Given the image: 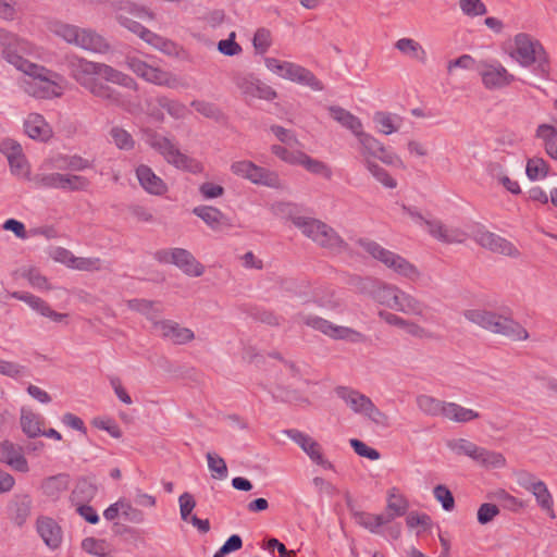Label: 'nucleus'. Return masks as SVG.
I'll list each match as a JSON object with an SVG mask.
<instances>
[{
    "instance_id": "obj_1",
    "label": "nucleus",
    "mask_w": 557,
    "mask_h": 557,
    "mask_svg": "<svg viewBox=\"0 0 557 557\" xmlns=\"http://www.w3.org/2000/svg\"><path fill=\"white\" fill-rule=\"evenodd\" d=\"M63 64L66 67L69 75L85 89L97 77L131 90L138 89V85L132 76L109 64L88 61L87 59L76 54H66Z\"/></svg>"
},
{
    "instance_id": "obj_2",
    "label": "nucleus",
    "mask_w": 557,
    "mask_h": 557,
    "mask_svg": "<svg viewBox=\"0 0 557 557\" xmlns=\"http://www.w3.org/2000/svg\"><path fill=\"white\" fill-rule=\"evenodd\" d=\"M408 509V499L401 494L391 492L386 497L385 510L382 513L356 512L355 519L359 525L372 534L398 540L401 535V524L394 520L406 516Z\"/></svg>"
},
{
    "instance_id": "obj_3",
    "label": "nucleus",
    "mask_w": 557,
    "mask_h": 557,
    "mask_svg": "<svg viewBox=\"0 0 557 557\" xmlns=\"http://www.w3.org/2000/svg\"><path fill=\"white\" fill-rule=\"evenodd\" d=\"M511 57L523 67L533 64L535 74L549 79L550 62L543 45L525 33L515 36V49Z\"/></svg>"
},
{
    "instance_id": "obj_4",
    "label": "nucleus",
    "mask_w": 557,
    "mask_h": 557,
    "mask_svg": "<svg viewBox=\"0 0 557 557\" xmlns=\"http://www.w3.org/2000/svg\"><path fill=\"white\" fill-rule=\"evenodd\" d=\"M147 144L158 151L169 164L178 170L191 174H199L203 171V165L200 161L181 152L176 145L166 136L150 131L147 133Z\"/></svg>"
},
{
    "instance_id": "obj_5",
    "label": "nucleus",
    "mask_w": 557,
    "mask_h": 557,
    "mask_svg": "<svg viewBox=\"0 0 557 557\" xmlns=\"http://www.w3.org/2000/svg\"><path fill=\"white\" fill-rule=\"evenodd\" d=\"M57 36L63 38L66 42L73 44L84 50L106 53L110 50L109 42L99 34L91 29L79 28L75 25L60 23L54 27Z\"/></svg>"
},
{
    "instance_id": "obj_6",
    "label": "nucleus",
    "mask_w": 557,
    "mask_h": 557,
    "mask_svg": "<svg viewBox=\"0 0 557 557\" xmlns=\"http://www.w3.org/2000/svg\"><path fill=\"white\" fill-rule=\"evenodd\" d=\"M153 258L159 263L174 264L188 276L198 277L205 273V267L184 248L159 249L153 253Z\"/></svg>"
},
{
    "instance_id": "obj_7",
    "label": "nucleus",
    "mask_w": 557,
    "mask_h": 557,
    "mask_svg": "<svg viewBox=\"0 0 557 557\" xmlns=\"http://www.w3.org/2000/svg\"><path fill=\"white\" fill-rule=\"evenodd\" d=\"M233 174L246 178L253 184L267 187L277 188L280 186V177L276 173L259 166L251 161H235L231 164Z\"/></svg>"
},
{
    "instance_id": "obj_8",
    "label": "nucleus",
    "mask_w": 557,
    "mask_h": 557,
    "mask_svg": "<svg viewBox=\"0 0 557 557\" xmlns=\"http://www.w3.org/2000/svg\"><path fill=\"white\" fill-rule=\"evenodd\" d=\"M284 433L295 442L317 465L324 469H332V463L323 457L321 445L310 435L297 430L288 429Z\"/></svg>"
},
{
    "instance_id": "obj_9",
    "label": "nucleus",
    "mask_w": 557,
    "mask_h": 557,
    "mask_svg": "<svg viewBox=\"0 0 557 557\" xmlns=\"http://www.w3.org/2000/svg\"><path fill=\"white\" fill-rule=\"evenodd\" d=\"M475 242L485 249L494 253H500L511 258H518L520 251L508 239L490 231H479L475 235Z\"/></svg>"
},
{
    "instance_id": "obj_10",
    "label": "nucleus",
    "mask_w": 557,
    "mask_h": 557,
    "mask_svg": "<svg viewBox=\"0 0 557 557\" xmlns=\"http://www.w3.org/2000/svg\"><path fill=\"white\" fill-rule=\"evenodd\" d=\"M480 74L484 87L491 90L504 88L516 79L499 62L484 63Z\"/></svg>"
},
{
    "instance_id": "obj_11",
    "label": "nucleus",
    "mask_w": 557,
    "mask_h": 557,
    "mask_svg": "<svg viewBox=\"0 0 557 557\" xmlns=\"http://www.w3.org/2000/svg\"><path fill=\"white\" fill-rule=\"evenodd\" d=\"M36 531L50 549L54 550L60 547L63 532L62 528L54 519L46 516L38 517Z\"/></svg>"
},
{
    "instance_id": "obj_12",
    "label": "nucleus",
    "mask_w": 557,
    "mask_h": 557,
    "mask_svg": "<svg viewBox=\"0 0 557 557\" xmlns=\"http://www.w3.org/2000/svg\"><path fill=\"white\" fill-rule=\"evenodd\" d=\"M156 330L160 332L161 337L171 341L175 345H184L195 338L193 330L181 326L173 320H162V322L156 323Z\"/></svg>"
},
{
    "instance_id": "obj_13",
    "label": "nucleus",
    "mask_w": 557,
    "mask_h": 557,
    "mask_svg": "<svg viewBox=\"0 0 557 557\" xmlns=\"http://www.w3.org/2000/svg\"><path fill=\"white\" fill-rule=\"evenodd\" d=\"M10 296L14 299L24 301L33 310L37 311L42 317L49 318L54 322H62L67 318L65 313H59L54 311L49 304L42 298L35 296L27 292H13Z\"/></svg>"
},
{
    "instance_id": "obj_14",
    "label": "nucleus",
    "mask_w": 557,
    "mask_h": 557,
    "mask_svg": "<svg viewBox=\"0 0 557 557\" xmlns=\"http://www.w3.org/2000/svg\"><path fill=\"white\" fill-rule=\"evenodd\" d=\"M277 208L281 212L287 213L289 215L293 224L300 228L305 236L311 238L314 243L317 242V238L319 237V231L321 227L324 228V222L313 218L292 215L294 207L290 203H280Z\"/></svg>"
},
{
    "instance_id": "obj_15",
    "label": "nucleus",
    "mask_w": 557,
    "mask_h": 557,
    "mask_svg": "<svg viewBox=\"0 0 557 557\" xmlns=\"http://www.w3.org/2000/svg\"><path fill=\"white\" fill-rule=\"evenodd\" d=\"M491 332L504 335L512 341H525L529 337L528 331L510 317L497 314Z\"/></svg>"
},
{
    "instance_id": "obj_16",
    "label": "nucleus",
    "mask_w": 557,
    "mask_h": 557,
    "mask_svg": "<svg viewBox=\"0 0 557 557\" xmlns=\"http://www.w3.org/2000/svg\"><path fill=\"white\" fill-rule=\"evenodd\" d=\"M136 176L140 186L151 195L162 196L168 191L164 181L158 176L150 166L140 164L136 169Z\"/></svg>"
},
{
    "instance_id": "obj_17",
    "label": "nucleus",
    "mask_w": 557,
    "mask_h": 557,
    "mask_svg": "<svg viewBox=\"0 0 557 557\" xmlns=\"http://www.w3.org/2000/svg\"><path fill=\"white\" fill-rule=\"evenodd\" d=\"M283 78L290 79L293 82L307 85L313 90H322V83L315 77V75L304 66L288 62L285 64Z\"/></svg>"
},
{
    "instance_id": "obj_18",
    "label": "nucleus",
    "mask_w": 557,
    "mask_h": 557,
    "mask_svg": "<svg viewBox=\"0 0 557 557\" xmlns=\"http://www.w3.org/2000/svg\"><path fill=\"white\" fill-rule=\"evenodd\" d=\"M59 74L49 70V75H40L33 85V95L37 98L51 99L62 95L60 85L55 82Z\"/></svg>"
},
{
    "instance_id": "obj_19",
    "label": "nucleus",
    "mask_w": 557,
    "mask_h": 557,
    "mask_svg": "<svg viewBox=\"0 0 557 557\" xmlns=\"http://www.w3.org/2000/svg\"><path fill=\"white\" fill-rule=\"evenodd\" d=\"M24 131L34 140L47 141L52 136V131L44 116L38 113H30L24 121Z\"/></svg>"
},
{
    "instance_id": "obj_20",
    "label": "nucleus",
    "mask_w": 557,
    "mask_h": 557,
    "mask_svg": "<svg viewBox=\"0 0 557 557\" xmlns=\"http://www.w3.org/2000/svg\"><path fill=\"white\" fill-rule=\"evenodd\" d=\"M94 97L99 98L109 106L123 104V98L120 91L111 87L98 77L86 88Z\"/></svg>"
},
{
    "instance_id": "obj_21",
    "label": "nucleus",
    "mask_w": 557,
    "mask_h": 557,
    "mask_svg": "<svg viewBox=\"0 0 557 557\" xmlns=\"http://www.w3.org/2000/svg\"><path fill=\"white\" fill-rule=\"evenodd\" d=\"M193 214L201 219L213 231H220L227 225L225 214L211 206H198L193 209Z\"/></svg>"
},
{
    "instance_id": "obj_22",
    "label": "nucleus",
    "mask_w": 557,
    "mask_h": 557,
    "mask_svg": "<svg viewBox=\"0 0 557 557\" xmlns=\"http://www.w3.org/2000/svg\"><path fill=\"white\" fill-rule=\"evenodd\" d=\"M327 111L333 120L343 127L349 129L354 135L360 133L362 123L360 119L339 106H330Z\"/></svg>"
},
{
    "instance_id": "obj_23",
    "label": "nucleus",
    "mask_w": 557,
    "mask_h": 557,
    "mask_svg": "<svg viewBox=\"0 0 557 557\" xmlns=\"http://www.w3.org/2000/svg\"><path fill=\"white\" fill-rule=\"evenodd\" d=\"M335 393L356 413L362 414L363 408H366L371 400L368 396L361 394L360 392L346 386H337L335 388Z\"/></svg>"
},
{
    "instance_id": "obj_24",
    "label": "nucleus",
    "mask_w": 557,
    "mask_h": 557,
    "mask_svg": "<svg viewBox=\"0 0 557 557\" xmlns=\"http://www.w3.org/2000/svg\"><path fill=\"white\" fill-rule=\"evenodd\" d=\"M32 499L28 495L17 496L8 507L10 519L22 527L30 515Z\"/></svg>"
},
{
    "instance_id": "obj_25",
    "label": "nucleus",
    "mask_w": 557,
    "mask_h": 557,
    "mask_svg": "<svg viewBox=\"0 0 557 557\" xmlns=\"http://www.w3.org/2000/svg\"><path fill=\"white\" fill-rule=\"evenodd\" d=\"M71 484L75 487H96L94 476H81L73 481L69 473H59L47 478L42 487H67Z\"/></svg>"
},
{
    "instance_id": "obj_26",
    "label": "nucleus",
    "mask_w": 557,
    "mask_h": 557,
    "mask_svg": "<svg viewBox=\"0 0 557 557\" xmlns=\"http://www.w3.org/2000/svg\"><path fill=\"white\" fill-rule=\"evenodd\" d=\"M0 459L17 471L25 472L28 470L26 458L23 456L20 448H16L10 442H4L0 446Z\"/></svg>"
},
{
    "instance_id": "obj_27",
    "label": "nucleus",
    "mask_w": 557,
    "mask_h": 557,
    "mask_svg": "<svg viewBox=\"0 0 557 557\" xmlns=\"http://www.w3.org/2000/svg\"><path fill=\"white\" fill-rule=\"evenodd\" d=\"M145 81L171 89H177L185 86L177 75L154 66L151 67Z\"/></svg>"
},
{
    "instance_id": "obj_28",
    "label": "nucleus",
    "mask_w": 557,
    "mask_h": 557,
    "mask_svg": "<svg viewBox=\"0 0 557 557\" xmlns=\"http://www.w3.org/2000/svg\"><path fill=\"white\" fill-rule=\"evenodd\" d=\"M399 292L400 289L398 287L379 281L371 298L376 302L395 310L397 307Z\"/></svg>"
},
{
    "instance_id": "obj_29",
    "label": "nucleus",
    "mask_w": 557,
    "mask_h": 557,
    "mask_svg": "<svg viewBox=\"0 0 557 557\" xmlns=\"http://www.w3.org/2000/svg\"><path fill=\"white\" fill-rule=\"evenodd\" d=\"M315 243L319 246L333 251H341L347 246L338 233L326 223H324V228L321 227L319 231V237L317 238Z\"/></svg>"
},
{
    "instance_id": "obj_30",
    "label": "nucleus",
    "mask_w": 557,
    "mask_h": 557,
    "mask_svg": "<svg viewBox=\"0 0 557 557\" xmlns=\"http://www.w3.org/2000/svg\"><path fill=\"white\" fill-rule=\"evenodd\" d=\"M535 137L543 140L546 153L557 160V128L550 124H541L536 128Z\"/></svg>"
},
{
    "instance_id": "obj_31",
    "label": "nucleus",
    "mask_w": 557,
    "mask_h": 557,
    "mask_svg": "<svg viewBox=\"0 0 557 557\" xmlns=\"http://www.w3.org/2000/svg\"><path fill=\"white\" fill-rule=\"evenodd\" d=\"M443 417L458 423H467L480 417V413L456 403H446Z\"/></svg>"
},
{
    "instance_id": "obj_32",
    "label": "nucleus",
    "mask_w": 557,
    "mask_h": 557,
    "mask_svg": "<svg viewBox=\"0 0 557 557\" xmlns=\"http://www.w3.org/2000/svg\"><path fill=\"white\" fill-rule=\"evenodd\" d=\"M129 309L137 311L144 315L152 323L153 329L156 330V323L162 322L159 319L161 314V310L156 307V302L147 299H131L128 301Z\"/></svg>"
},
{
    "instance_id": "obj_33",
    "label": "nucleus",
    "mask_w": 557,
    "mask_h": 557,
    "mask_svg": "<svg viewBox=\"0 0 557 557\" xmlns=\"http://www.w3.org/2000/svg\"><path fill=\"white\" fill-rule=\"evenodd\" d=\"M386 267L409 280H416L420 275V272L414 264L395 252Z\"/></svg>"
},
{
    "instance_id": "obj_34",
    "label": "nucleus",
    "mask_w": 557,
    "mask_h": 557,
    "mask_svg": "<svg viewBox=\"0 0 557 557\" xmlns=\"http://www.w3.org/2000/svg\"><path fill=\"white\" fill-rule=\"evenodd\" d=\"M424 309L425 306L422 301L403 290L399 292L397 307L395 310L407 314L421 315Z\"/></svg>"
},
{
    "instance_id": "obj_35",
    "label": "nucleus",
    "mask_w": 557,
    "mask_h": 557,
    "mask_svg": "<svg viewBox=\"0 0 557 557\" xmlns=\"http://www.w3.org/2000/svg\"><path fill=\"white\" fill-rule=\"evenodd\" d=\"M61 253L69 256V261L63 260L67 267L81 271H94L100 269V259L99 258H84V257H75L72 252L66 249H62Z\"/></svg>"
},
{
    "instance_id": "obj_36",
    "label": "nucleus",
    "mask_w": 557,
    "mask_h": 557,
    "mask_svg": "<svg viewBox=\"0 0 557 557\" xmlns=\"http://www.w3.org/2000/svg\"><path fill=\"white\" fill-rule=\"evenodd\" d=\"M465 318L487 330L491 331L493 322L495 319H497V313L488 310H481V309H469L463 312Z\"/></svg>"
},
{
    "instance_id": "obj_37",
    "label": "nucleus",
    "mask_w": 557,
    "mask_h": 557,
    "mask_svg": "<svg viewBox=\"0 0 557 557\" xmlns=\"http://www.w3.org/2000/svg\"><path fill=\"white\" fill-rule=\"evenodd\" d=\"M156 102L175 120L184 119L188 112V109L184 103L166 96H158L156 98Z\"/></svg>"
},
{
    "instance_id": "obj_38",
    "label": "nucleus",
    "mask_w": 557,
    "mask_h": 557,
    "mask_svg": "<svg viewBox=\"0 0 557 557\" xmlns=\"http://www.w3.org/2000/svg\"><path fill=\"white\" fill-rule=\"evenodd\" d=\"M395 47L404 54L410 55L420 62L426 61V52L419 42L411 38H401L396 41Z\"/></svg>"
},
{
    "instance_id": "obj_39",
    "label": "nucleus",
    "mask_w": 557,
    "mask_h": 557,
    "mask_svg": "<svg viewBox=\"0 0 557 557\" xmlns=\"http://www.w3.org/2000/svg\"><path fill=\"white\" fill-rule=\"evenodd\" d=\"M358 244L374 259L382 262L383 264L387 265L389 262L392 256L394 255L393 251L385 249L380 244H377L374 240L369 239H359Z\"/></svg>"
},
{
    "instance_id": "obj_40",
    "label": "nucleus",
    "mask_w": 557,
    "mask_h": 557,
    "mask_svg": "<svg viewBox=\"0 0 557 557\" xmlns=\"http://www.w3.org/2000/svg\"><path fill=\"white\" fill-rule=\"evenodd\" d=\"M358 244L374 259L382 262L383 264L387 265L389 262L392 256L394 255L393 251L385 249L380 244H377L374 240L369 239H359Z\"/></svg>"
},
{
    "instance_id": "obj_41",
    "label": "nucleus",
    "mask_w": 557,
    "mask_h": 557,
    "mask_svg": "<svg viewBox=\"0 0 557 557\" xmlns=\"http://www.w3.org/2000/svg\"><path fill=\"white\" fill-rule=\"evenodd\" d=\"M447 401L438 400L429 395H419L417 397V405L421 411L429 416H443L444 407Z\"/></svg>"
},
{
    "instance_id": "obj_42",
    "label": "nucleus",
    "mask_w": 557,
    "mask_h": 557,
    "mask_svg": "<svg viewBox=\"0 0 557 557\" xmlns=\"http://www.w3.org/2000/svg\"><path fill=\"white\" fill-rule=\"evenodd\" d=\"M305 323L308 326H311L312 329L318 330L334 339L338 337V331L341 326L334 325L332 322L323 318L317 315H308L305 320Z\"/></svg>"
},
{
    "instance_id": "obj_43",
    "label": "nucleus",
    "mask_w": 557,
    "mask_h": 557,
    "mask_svg": "<svg viewBox=\"0 0 557 557\" xmlns=\"http://www.w3.org/2000/svg\"><path fill=\"white\" fill-rule=\"evenodd\" d=\"M300 158L301 160L299 162V165H302L308 172L315 175H321L326 180H330L332 177V170L324 162L317 159H312L305 152L302 156H300Z\"/></svg>"
},
{
    "instance_id": "obj_44",
    "label": "nucleus",
    "mask_w": 557,
    "mask_h": 557,
    "mask_svg": "<svg viewBox=\"0 0 557 557\" xmlns=\"http://www.w3.org/2000/svg\"><path fill=\"white\" fill-rule=\"evenodd\" d=\"M208 468L215 480H224L228 475L225 460L215 453H207Z\"/></svg>"
},
{
    "instance_id": "obj_45",
    "label": "nucleus",
    "mask_w": 557,
    "mask_h": 557,
    "mask_svg": "<svg viewBox=\"0 0 557 557\" xmlns=\"http://www.w3.org/2000/svg\"><path fill=\"white\" fill-rule=\"evenodd\" d=\"M549 165L543 158L529 159L525 166V173L530 181H536L540 176L546 177Z\"/></svg>"
},
{
    "instance_id": "obj_46",
    "label": "nucleus",
    "mask_w": 557,
    "mask_h": 557,
    "mask_svg": "<svg viewBox=\"0 0 557 557\" xmlns=\"http://www.w3.org/2000/svg\"><path fill=\"white\" fill-rule=\"evenodd\" d=\"M21 426L23 432L30 438H35L40 436L41 428L39 423V418L33 412L25 413L22 411L21 416Z\"/></svg>"
},
{
    "instance_id": "obj_47",
    "label": "nucleus",
    "mask_w": 557,
    "mask_h": 557,
    "mask_svg": "<svg viewBox=\"0 0 557 557\" xmlns=\"http://www.w3.org/2000/svg\"><path fill=\"white\" fill-rule=\"evenodd\" d=\"M110 136L115 146L121 150H132L135 146V140L132 135L122 127L114 126L110 131Z\"/></svg>"
},
{
    "instance_id": "obj_48",
    "label": "nucleus",
    "mask_w": 557,
    "mask_h": 557,
    "mask_svg": "<svg viewBox=\"0 0 557 557\" xmlns=\"http://www.w3.org/2000/svg\"><path fill=\"white\" fill-rule=\"evenodd\" d=\"M146 42L168 55H172L177 51V46L174 41L166 39L153 32L150 33V36L147 38Z\"/></svg>"
},
{
    "instance_id": "obj_49",
    "label": "nucleus",
    "mask_w": 557,
    "mask_h": 557,
    "mask_svg": "<svg viewBox=\"0 0 557 557\" xmlns=\"http://www.w3.org/2000/svg\"><path fill=\"white\" fill-rule=\"evenodd\" d=\"M190 106L201 115L219 121L223 113L218 106L205 100H193Z\"/></svg>"
},
{
    "instance_id": "obj_50",
    "label": "nucleus",
    "mask_w": 557,
    "mask_h": 557,
    "mask_svg": "<svg viewBox=\"0 0 557 557\" xmlns=\"http://www.w3.org/2000/svg\"><path fill=\"white\" fill-rule=\"evenodd\" d=\"M379 281L380 280L373 278V277L352 276L350 278L349 284L359 294L372 297L374 289L377 286Z\"/></svg>"
},
{
    "instance_id": "obj_51",
    "label": "nucleus",
    "mask_w": 557,
    "mask_h": 557,
    "mask_svg": "<svg viewBox=\"0 0 557 557\" xmlns=\"http://www.w3.org/2000/svg\"><path fill=\"white\" fill-rule=\"evenodd\" d=\"M367 168L369 172L386 188H395L397 181L393 178L389 173L379 164L368 161Z\"/></svg>"
},
{
    "instance_id": "obj_52",
    "label": "nucleus",
    "mask_w": 557,
    "mask_h": 557,
    "mask_svg": "<svg viewBox=\"0 0 557 557\" xmlns=\"http://www.w3.org/2000/svg\"><path fill=\"white\" fill-rule=\"evenodd\" d=\"M362 145L363 149L371 156L377 157L380 152H385V147L373 136L366 134L360 129V133L356 135Z\"/></svg>"
},
{
    "instance_id": "obj_53",
    "label": "nucleus",
    "mask_w": 557,
    "mask_h": 557,
    "mask_svg": "<svg viewBox=\"0 0 557 557\" xmlns=\"http://www.w3.org/2000/svg\"><path fill=\"white\" fill-rule=\"evenodd\" d=\"M271 152L282 161L293 165H299V162L301 160L300 156L304 154L302 151L288 150L287 148L281 145H273L271 147Z\"/></svg>"
},
{
    "instance_id": "obj_54",
    "label": "nucleus",
    "mask_w": 557,
    "mask_h": 557,
    "mask_svg": "<svg viewBox=\"0 0 557 557\" xmlns=\"http://www.w3.org/2000/svg\"><path fill=\"white\" fill-rule=\"evenodd\" d=\"M428 232L436 239L444 243H451L454 238L448 234L445 225L440 220H423Z\"/></svg>"
},
{
    "instance_id": "obj_55",
    "label": "nucleus",
    "mask_w": 557,
    "mask_h": 557,
    "mask_svg": "<svg viewBox=\"0 0 557 557\" xmlns=\"http://www.w3.org/2000/svg\"><path fill=\"white\" fill-rule=\"evenodd\" d=\"M369 420L382 428H388L391 425L387 414L381 411L372 400L369 401L363 413Z\"/></svg>"
},
{
    "instance_id": "obj_56",
    "label": "nucleus",
    "mask_w": 557,
    "mask_h": 557,
    "mask_svg": "<svg viewBox=\"0 0 557 557\" xmlns=\"http://www.w3.org/2000/svg\"><path fill=\"white\" fill-rule=\"evenodd\" d=\"M90 181L82 175L65 174L63 190L67 191H82L87 190Z\"/></svg>"
},
{
    "instance_id": "obj_57",
    "label": "nucleus",
    "mask_w": 557,
    "mask_h": 557,
    "mask_svg": "<svg viewBox=\"0 0 557 557\" xmlns=\"http://www.w3.org/2000/svg\"><path fill=\"white\" fill-rule=\"evenodd\" d=\"M500 510L497 505L492 503H483L476 512L478 522L482 525L488 524L499 515Z\"/></svg>"
},
{
    "instance_id": "obj_58",
    "label": "nucleus",
    "mask_w": 557,
    "mask_h": 557,
    "mask_svg": "<svg viewBox=\"0 0 557 557\" xmlns=\"http://www.w3.org/2000/svg\"><path fill=\"white\" fill-rule=\"evenodd\" d=\"M373 121L376 124L377 129L389 135L397 131V126L394 124L393 115L386 112H376L373 116Z\"/></svg>"
},
{
    "instance_id": "obj_59",
    "label": "nucleus",
    "mask_w": 557,
    "mask_h": 557,
    "mask_svg": "<svg viewBox=\"0 0 557 557\" xmlns=\"http://www.w3.org/2000/svg\"><path fill=\"white\" fill-rule=\"evenodd\" d=\"M11 173L16 176L27 177L29 175V163L22 151L14 159H8Z\"/></svg>"
},
{
    "instance_id": "obj_60",
    "label": "nucleus",
    "mask_w": 557,
    "mask_h": 557,
    "mask_svg": "<svg viewBox=\"0 0 557 557\" xmlns=\"http://www.w3.org/2000/svg\"><path fill=\"white\" fill-rule=\"evenodd\" d=\"M119 23L127 28L129 32L138 35L144 41L150 36L151 30L141 25L139 22H136L127 16L119 15Z\"/></svg>"
},
{
    "instance_id": "obj_61",
    "label": "nucleus",
    "mask_w": 557,
    "mask_h": 557,
    "mask_svg": "<svg viewBox=\"0 0 557 557\" xmlns=\"http://www.w3.org/2000/svg\"><path fill=\"white\" fill-rule=\"evenodd\" d=\"M406 524L409 529L420 527L423 531H425L432 527V520L426 513L411 511L406 515Z\"/></svg>"
},
{
    "instance_id": "obj_62",
    "label": "nucleus",
    "mask_w": 557,
    "mask_h": 557,
    "mask_svg": "<svg viewBox=\"0 0 557 557\" xmlns=\"http://www.w3.org/2000/svg\"><path fill=\"white\" fill-rule=\"evenodd\" d=\"M106 540H99L95 537H85L82 541V549L89 555L103 557L106 555L104 547Z\"/></svg>"
},
{
    "instance_id": "obj_63",
    "label": "nucleus",
    "mask_w": 557,
    "mask_h": 557,
    "mask_svg": "<svg viewBox=\"0 0 557 557\" xmlns=\"http://www.w3.org/2000/svg\"><path fill=\"white\" fill-rule=\"evenodd\" d=\"M349 443L354 451L360 457L367 458L369 460H377L381 456L375 448L368 446L366 443L358 438H351Z\"/></svg>"
},
{
    "instance_id": "obj_64",
    "label": "nucleus",
    "mask_w": 557,
    "mask_h": 557,
    "mask_svg": "<svg viewBox=\"0 0 557 557\" xmlns=\"http://www.w3.org/2000/svg\"><path fill=\"white\" fill-rule=\"evenodd\" d=\"M252 44L256 51L265 53L272 44L270 30L264 27L258 28L255 33Z\"/></svg>"
}]
</instances>
